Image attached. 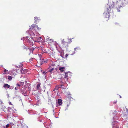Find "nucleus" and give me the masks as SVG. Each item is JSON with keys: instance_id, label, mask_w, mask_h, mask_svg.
Returning <instances> with one entry per match:
<instances>
[{"instance_id": "nucleus-6", "label": "nucleus", "mask_w": 128, "mask_h": 128, "mask_svg": "<svg viewBox=\"0 0 128 128\" xmlns=\"http://www.w3.org/2000/svg\"><path fill=\"white\" fill-rule=\"evenodd\" d=\"M28 38H29V37L26 36L25 37V38H23L24 39V41L25 42H27L28 44L30 45V46H32L34 44L33 43L30 41V40L28 39Z\"/></svg>"}, {"instance_id": "nucleus-21", "label": "nucleus", "mask_w": 128, "mask_h": 128, "mask_svg": "<svg viewBox=\"0 0 128 128\" xmlns=\"http://www.w3.org/2000/svg\"><path fill=\"white\" fill-rule=\"evenodd\" d=\"M14 72H12V75H14V76H15L16 75V74H14Z\"/></svg>"}, {"instance_id": "nucleus-5", "label": "nucleus", "mask_w": 128, "mask_h": 128, "mask_svg": "<svg viewBox=\"0 0 128 128\" xmlns=\"http://www.w3.org/2000/svg\"><path fill=\"white\" fill-rule=\"evenodd\" d=\"M64 78L66 79V80H68V77L70 78H71L72 76V73L71 72H64Z\"/></svg>"}, {"instance_id": "nucleus-35", "label": "nucleus", "mask_w": 128, "mask_h": 128, "mask_svg": "<svg viewBox=\"0 0 128 128\" xmlns=\"http://www.w3.org/2000/svg\"><path fill=\"white\" fill-rule=\"evenodd\" d=\"M41 38H41V37H40L39 38H40V39H41Z\"/></svg>"}, {"instance_id": "nucleus-7", "label": "nucleus", "mask_w": 128, "mask_h": 128, "mask_svg": "<svg viewBox=\"0 0 128 128\" xmlns=\"http://www.w3.org/2000/svg\"><path fill=\"white\" fill-rule=\"evenodd\" d=\"M62 100L59 99L58 100V101L56 102V106H58L62 104Z\"/></svg>"}, {"instance_id": "nucleus-20", "label": "nucleus", "mask_w": 128, "mask_h": 128, "mask_svg": "<svg viewBox=\"0 0 128 128\" xmlns=\"http://www.w3.org/2000/svg\"><path fill=\"white\" fill-rule=\"evenodd\" d=\"M68 43H70L72 42L71 40H70L69 38L68 39Z\"/></svg>"}, {"instance_id": "nucleus-40", "label": "nucleus", "mask_w": 128, "mask_h": 128, "mask_svg": "<svg viewBox=\"0 0 128 128\" xmlns=\"http://www.w3.org/2000/svg\"><path fill=\"white\" fill-rule=\"evenodd\" d=\"M21 69L22 70H23L22 69V68H21Z\"/></svg>"}, {"instance_id": "nucleus-42", "label": "nucleus", "mask_w": 128, "mask_h": 128, "mask_svg": "<svg viewBox=\"0 0 128 128\" xmlns=\"http://www.w3.org/2000/svg\"><path fill=\"white\" fill-rule=\"evenodd\" d=\"M126 110H127V111H128V109L127 108H126Z\"/></svg>"}, {"instance_id": "nucleus-34", "label": "nucleus", "mask_w": 128, "mask_h": 128, "mask_svg": "<svg viewBox=\"0 0 128 128\" xmlns=\"http://www.w3.org/2000/svg\"><path fill=\"white\" fill-rule=\"evenodd\" d=\"M36 33V36H37V35L38 34H37Z\"/></svg>"}, {"instance_id": "nucleus-19", "label": "nucleus", "mask_w": 128, "mask_h": 128, "mask_svg": "<svg viewBox=\"0 0 128 128\" xmlns=\"http://www.w3.org/2000/svg\"><path fill=\"white\" fill-rule=\"evenodd\" d=\"M80 47H77L75 48H74V51H76V50H80Z\"/></svg>"}, {"instance_id": "nucleus-43", "label": "nucleus", "mask_w": 128, "mask_h": 128, "mask_svg": "<svg viewBox=\"0 0 128 128\" xmlns=\"http://www.w3.org/2000/svg\"><path fill=\"white\" fill-rule=\"evenodd\" d=\"M8 95V96H9V95Z\"/></svg>"}, {"instance_id": "nucleus-16", "label": "nucleus", "mask_w": 128, "mask_h": 128, "mask_svg": "<svg viewBox=\"0 0 128 128\" xmlns=\"http://www.w3.org/2000/svg\"><path fill=\"white\" fill-rule=\"evenodd\" d=\"M12 78V77L10 76H8V79L10 80H11Z\"/></svg>"}, {"instance_id": "nucleus-4", "label": "nucleus", "mask_w": 128, "mask_h": 128, "mask_svg": "<svg viewBox=\"0 0 128 128\" xmlns=\"http://www.w3.org/2000/svg\"><path fill=\"white\" fill-rule=\"evenodd\" d=\"M126 2H127V0H124L121 3V5H119L120 4H118V6L116 7V9L118 12H120V9L121 8L124 7L126 6ZM117 5H118V4Z\"/></svg>"}, {"instance_id": "nucleus-32", "label": "nucleus", "mask_w": 128, "mask_h": 128, "mask_svg": "<svg viewBox=\"0 0 128 128\" xmlns=\"http://www.w3.org/2000/svg\"><path fill=\"white\" fill-rule=\"evenodd\" d=\"M2 101H1L0 102V104H2Z\"/></svg>"}, {"instance_id": "nucleus-26", "label": "nucleus", "mask_w": 128, "mask_h": 128, "mask_svg": "<svg viewBox=\"0 0 128 128\" xmlns=\"http://www.w3.org/2000/svg\"><path fill=\"white\" fill-rule=\"evenodd\" d=\"M117 101H114V104H116V103Z\"/></svg>"}, {"instance_id": "nucleus-41", "label": "nucleus", "mask_w": 128, "mask_h": 128, "mask_svg": "<svg viewBox=\"0 0 128 128\" xmlns=\"http://www.w3.org/2000/svg\"><path fill=\"white\" fill-rule=\"evenodd\" d=\"M57 88V89H56V90H58V88Z\"/></svg>"}, {"instance_id": "nucleus-27", "label": "nucleus", "mask_w": 128, "mask_h": 128, "mask_svg": "<svg viewBox=\"0 0 128 128\" xmlns=\"http://www.w3.org/2000/svg\"><path fill=\"white\" fill-rule=\"evenodd\" d=\"M16 85L17 86H20V85L19 84H17Z\"/></svg>"}, {"instance_id": "nucleus-17", "label": "nucleus", "mask_w": 128, "mask_h": 128, "mask_svg": "<svg viewBox=\"0 0 128 128\" xmlns=\"http://www.w3.org/2000/svg\"><path fill=\"white\" fill-rule=\"evenodd\" d=\"M52 124H50L49 125L47 126V128H52Z\"/></svg>"}, {"instance_id": "nucleus-38", "label": "nucleus", "mask_w": 128, "mask_h": 128, "mask_svg": "<svg viewBox=\"0 0 128 128\" xmlns=\"http://www.w3.org/2000/svg\"><path fill=\"white\" fill-rule=\"evenodd\" d=\"M31 60H31V59L30 60V61Z\"/></svg>"}, {"instance_id": "nucleus-36", "label": "nucleus", "mask_w": 128, "mask_h": 128, "mask_svg": "<svg viewBox=\"0 0 128 128\" xmlns=\"http://www.w3.org/2000/svg\"><path fill=\"white\" fill-rule=\"evenodd\" d=\"M60 56H62V58H63V56H62V55H60Z\"/></svg>"}, {"instance_id": "nucleus-39", "label": "nucleus", "mask_w": 128, "mask_h": 128, "mask_svg": "<svg viewBox=\"0 0 128 128\" xmlns=\"http://www.w3.org/2000/svg\"><path fill=\"white\" fill-rule=\"evenodd\" d=\"M120 98H121V96H120Z\"/></svg>"}, {"instance_id": "nucleus-13", "label": "nucleus", "mask_w": 128, "mask_h": 128, "mask_svg": "<svg viewBox=\"0 0 128 128\" xmlns=\"http://www.w3.org/2000/svg\"><path fill=\"white\" fill-rule=\"evenodd\" d=\"M10 86L7 84H4V87L5 88L7 87L8 88H9Z\"/></svg>"}, {"instance_id": "nucleus-11", "label": "nucleus", "mask_w": 128, "mask_h": 128, "mask_svg": "<svg viewBox=\"0 0 128 128\" xmlns=\"http://www.w3.org/2000/svg\"><path fill=\"white\" fill-rule=\"evenodd\" d=\"M4 73L3 74H8L9 73V72L8 71V70H6V69L4 68Z\"/></svg>"}, {"instance_id": "nucleus-9", "label": "nucleus", "mask_w": 128, "mask_h": 128, "mask_svg": "<svg viewBox=\"0 0 128 128\" xmlns=\"http://www.w3.org/2000/svg\"><path fill=\"white\" fill-rule=\"evenodd\" d=\"M34 22L36 24L38 23L40 20V19L39 18L37 17L36 16L34 17Z\"/></svg>"}, {"instance_id": "nucleus-22", "label": "nucleus", "mask_w": 128, "mask_h": 128, "mask_svg": "<svg viewBox=\"0 0 128 128\" xmlns=\"http://www.w3.org/2000/svg\"><path fill=\"white\" fill-rule=\"evenodd\" d=\"M63 82L62 83L61 85L60 86V87L62 88L63 86Z\"/></svg>"}, {"instance_id": "nucleus-8", "label": "nucleus", "mask_w": 128, "mask_h": 128, "mask_svg": "<svg viewBox=\"0 0 128 128\" xmlns=\"http://www.w3.org/2000/svg\"><path fill=\"white\" fill-rule=\"evenodd\" d=\"M24 49H26L27 50H29L30 52V53L29 54H30V52H32V53L33 52V50H34L35 48H32L29 49L28 48H27V47H24Z\"/></svg>"}, {"instance_id": "nucleus-2", "label": "nucleus", "mask_w": 128, "mask_h": 128, "mask_svg": "<svg viewBox=\"0 0 128 128\" xmlns=\"http://www.w3.org/2000/svg\"><path fill=\"white\" fill-rule=\"evenodd\" d=\"M67 98L66 99V101L64 102L65 104H66L67 106V107H66V110L68 109V106L70 104V101L72 100H74L73 98H72L71 96V94H70V92H68L67 93Z\"/></svg>"}, {"instance_id": "nucleus-12", "label": "nucleus", "mask_w": 128, "mask_h": 128, "mask_svg": "<svg viewBox=\"0 0 128 128\" xmlns=\"http://www.w3.org/2000/svg\"><path fill=\"white\" fill-rule=\"evenodd\" d=\"M59 69L60 70L61 72H63L64 70V67H60Z\"/></svg>"}, {"instance_id": "nucleus-3", "label": "nucleus", "mask_w": 128, "mask_h": 128, "mask_svg": "<svg viewBox=\"0 0 128 128\" xmlns=\"http://www.w3.org/2000/svg\"><path fill=\"white\" fill-rule=\"evenodd\" d=\"M36 28L38 30H40V28H39L37 25L36 24H33L31 25V26L30 27V29H32L33 31H30L29 32L30 34V36H35V35L34 32H35L36 31L35 30Z\"/></svg>"}, {"instance_id": "nucleus-31", "label": "nucleus", "mask_w": 128, "mask_h": 128, "mask_svg": "<svg viewBox=\"0 0 128 128\" xmlns=\"http://www.w3.org/2000/svg\"><path fill=\"white\" fill-rule=\"evenodd\" d=\"M24 38H25V37H24ZM23 38V39H22V38H21V40H22V39H23V40L24 41V38Z\"/></svg>"}, {"instance_id": "nucleus-28", "label": "nucleus", "mask_w": 128, "mask_h": 128, "mask_svg": "<svg viewBox=\"0 0 128 128\" xmlns=\"http://www.w3.org/2000/svg\"><path fill=\"white\" fill-rule=\"evenodd\" d=\"M46 73L44 71L42 72V74H44Z\"/></svg>"}, {"instance_id": "nucleus-37", "label": "nucleus", "mask_w": 128, "mask_h": 128, "mask_svg": "<svg viewBox=\"0 0 128 128\" xmlns=\"http://www.w3.org/2000/svg\"><path fill=\"white\" fill-rule=\"evenodd\" d=\"M63 40H62V42H63Z\"/></svg>"}, {"instance_id": "nucleus-25", "label": "nucleus", "mask_w": 128, "mask_h": 128, "mask_svg": "<svg viewBox=\"0 0 128 128\" xmlns=\"http://www.w3.org/2000/svg\"><path fill=\"white\" fill-rule=\"evenodd\" d=\"M68 54H66V55H65V57L66 58H67V57L68 56Z\"/></svg>"}, {"instance_id": "nucleus-10", "label": "nucleus", "mask_w": 128, "mask_h": 128, "mask_svg": "<svg viewBox=\"0 0 128 128\" xmlns=\"http://www.w3.org/2000/svg\"><path fill=\"white\" fill-rule=\"evenodd\" d=\"M22 94L24 96H26L27 95L26 92L24 90H22Z\"/></svg>"}, {"instance_id": "nucleus-24", "label": "nucleus", "mask_w": 128, "mask_h": 128, "mask_svg": "<svg viewBox=\"0 0 128 128\" xmlns=\"http://www.w3.org/2000/svg\"><path fill=\"white\" fill-rule=\"evenodd\" d=\"M75 52H73V53H72V54H71V55H74V54H75Z\"/></svg>"}, {"instance_id": "nucleus-44", "label": "nucleus", "mask_w": 128, "mask_h": 128, "mask_svg": "<svg viewBox=\"0 0 128 128\" xmlns=\"http://www.w3.org/2000/svg\"><path fill=\"white\" fill-rule=\"evenodd\" d=\"M10 89H11V88H12L11 87H10Z\"/></svg>"}, {"instance_id": "nucleus-15", "label": "nucleus", "mask_w": 128, "mask_h": 128, "mask_svg": "<svg viewBox=\"0 0 128 128\" xmlns=\"http://www.w3.org/2000/svg\"><path fill=\"white\" fill-rule=\"evenodd\" d=\"M40 88V84H38L37 86V90H39Z\"/></svg>"}, {"instance_id": "nucleus-23", "label": "nucleus", "mask_w": 128, "mask_h": 128, "mask_svg": "<svg viewBox=\"0 0 128 128\" xmlns=\"http://www.w3.org/2000/svg\"><path fill=\"white\" fill-rule=\"evenodd\" d=\"M54 69V68H52L51 69H50V72H52L53 70Z\"/></svg>"}, {"instance_id": "nucleus-29", "label": "nucleus", "mask_w": 128, "mask_h": 128, "mask_svg": "<svg viewBox=\"0 0 128 128\" xmlns=\"http://www.w3.org/2000/svg\"><path fill=\"white\" fill-rule=\"evenodd\" d=\"M9 103L10 104L12 105L11 102H9Z\"/></svg>"}, {"instance_id": "nucleus-14", "label": "nucleus", "mask_w": 128, "mask_h": 128, "mask_svg": "<svg viewBox=\"0 0 128 128\" xmlns=\"http://www.w3.org/2000/svg\"><path fill=\"white\" fill-rule=\"evenodd\" d=\"M48 39L49 42L50 43H52V42H54V40L52 39H49V38H48Z\"/></svg>"}, {"instance_id": "nucleus-1", "label": "nucleus", "mask_w": 128, "mask_h": 128, "mask_svg": "<svg viewBox=\"0 0 128 128\" xmlns=\"http://www.w3.org/2000/svg\"><path fill=\"white\" fill-rule=\"evenodd\" d=\"M114 2L112 1L109 2L108 5L109 8H107V10L105 11L104 13V16L106 18H109L110 16L109 12L114 8Z\"/></svg>"}, {"instance_id": "nucleus-30", "label": "nucleus", "mask_w": 128, "mask_h": 128, "mask_svg": "<svg viewBox=\"0 0 128 128\" xmlns=\"http://www.w3.org/2000/svg\"><path fill=\"white\" fill-rule=\"evenodd\" d=\"M15 89L16 90H18V88H17L16 87V88H15Z\"/></svg>"}, {"instance_id": "nucleus-18", "label": "nucleus", "mask_w": 128, "mask_h": 128, "mask_svg": "<svg viewBox=\"0 0 128 128\" xmlns=\"http://www.w3.org/2000/svg\"><path fill=\"white\" fill-rule=\"evenodd\" d=\"M9 125L8 124L6 125V126H4L3 128H8L9 126Z\"/></svg>"}, {"instance_id": "nucleus-33", "label": "nucleus", "mask_w": 128, "mask_h": 128, "mask_svg": "<svg viewBox=\"0 0 128 128\" xmlns=\"http://www.w3.org/2000/svg\"><path fill=\"white\" fill-rule=\"evenodd\" d=\"M64 85H65V84H66V82H64Z\"/></svg>"}]
</instances>
